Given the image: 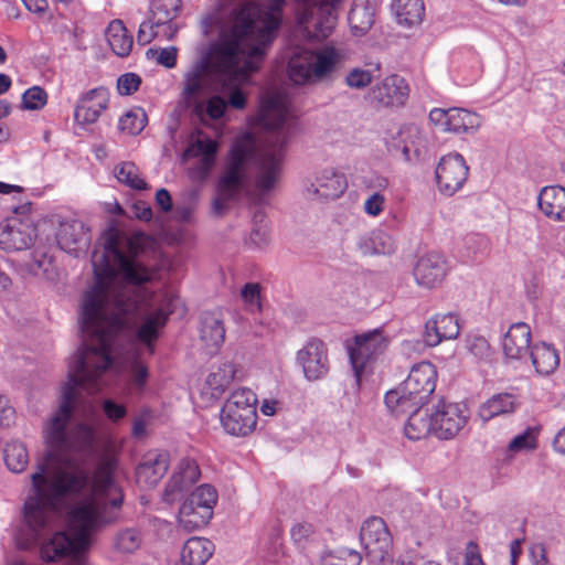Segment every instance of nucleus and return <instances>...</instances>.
Masks as SVG:
<instances>
[{"label": "nucleus", "instance_id": "f257e3e1", "mask_svg": "<svg viewBox=\"0 0 565 565\" xmlns=\"http://www.w3.org/2000/svg\"><path fill=\"white\" fill-rule=\"evenodd\" d=\"M153 280H95L85 292L81 310L84 347L72 358L68 381L61 401L44 428L47 451L31 475L23 504L26 533L17 535L20 548L35 545L53 529L65 511L70 536L56 532L41 547L44 561L78 554L90 544V535L119 520L124 503L116 480L117 449L109 438L98 440L97 407L83 406V422L70 427L78 406V388L99 390L98 379L111 365L115 337L135 328L138 343L149 355L168 320L163 299L148 284Z\"/></svg>", "mask_w": 565, "mask_h": 565}, {"label": "nucleus", "instance_id": "f03ea898", "mask_svg": "<svg viewBox=\"0 0 565 565\" xmlns=\"http://www.w3.org/2000/svg\"><path fill=\"white\" fill-rule=\"evenodd\" d=\"M288 118V96L279 90L268 92L263 97L258 120L271 130V135L264 142L249 132L234 140L213 200L216 214H222L231 202L252 192L262 200L276 189L288 139L284 129Z\"/></svg>", "mask_w": 565, "mask_h": 565}, {"label": "nucleus", "instance_id": "7ed1b4c3", "mask_svg": "<svg viewBox=\"0 0 565 565\" xmlns=\"http://www.w3.org/2000/svg\"><path fill=\"white\" fill-rule=\"evenodd\" d=\"M349 50L333 42L317 50H297L288 63L289 78L297 85L311 84L328 78L348 61Z\"/></svg>", "mask_w": 565, "mask_h": 565}, {"label": "nucleus", "instance_id": "20e7f679", "mask_svg": "<svg viewBox=\"0 0 565 565\" xmlns=\"http://www.w3.org/2000/svg\"><path fill=\"white\" fill-rule=\"evenodd\" d=\"M436 377V369L430 362L414 365L401 386L386 393V407L393 415L399 416L423 405L435 391Z\"/></svg>", "mask_w": 565, "mask_h": 565}, {"label": "nucleus", "instance_id": "39448f33", "mask_svg": "<svg viewBox=\"0 0 565 565\" xmlns=\"http://www.w3.org/2000/svg\"><path fill=\"white\" fill-rule=\"evenodd\" d=\"M256 394L246 387L234 391L225 401L220 419L224 430L233 436L250 434L257 424Z\"/></svg>", "mask_w": 565, "mask_h": 565}, {"label": "nucleus", "instance_id": "423d86ee", "mask_svg": "<svg viewBox=\"0 0 565 565\" xmlns=\"http://www.w3.org/2000/svg\"><path fill=\"white\" fill-rule=\"evenodd\" d=\"M217 502V491L211 484H201L185 501L178 515L179 525L185 531H194L209 523Z\"/></svg>", "mask_w": 565, "mask_h": 565}, {"label": "nucleus", "instance_id": "0eeeda50", "mask_svg": "<svg viewBox=\"0 0 565 565\" xmlns=\"http://www.w3.org/2000/svg\"><path fill=\"white\" fill-rule=\"evenodd\" d=\"M388 344L390 339L380 329H374L355 337L354 347L350 349V361L358 384L369 364L383 354Z\"/></svg>", "mask_w": 565, "mask_h": 565}, {"label": "nucleus", "instance_id": "6e6552de", "mask_svg": "<svg viewBox=\"0 0 565 565\" xmlns=\"http://www.w3.org/2000/svg\"><path fill=\"white\" fill-rule=\"evenodd\" d=\"M469 168L460 153L452 152L444 156L436 168V182L440 193L451 196L467 181Z\"/></svg>", "mask_w": 565, "mask_h": 565}, {"label": "nucleus", "instance_id": "1a4fd4ad", "mask_svg": "<svg viewBox=\"0 0 565 565\" xmlns=\"http://www.w3.org/2000/svg\"><path fill=\"white\" fill-rule=\"evenodd\" d=\"M434 436L448 440L458 435L468 422V411L465 405L440 401L431 412Z\"/></svg>", "mask_w": 565, "mask_h": 565}, {"label": "nucleus", "instance_id": "9d476101", "mask_svg": "<svg viewBox=\"0 0 565 565\" xmlns=\"http://www.w3.org/2000/svg\"><path fill=\"white\" fill-rule=\"evenodd\" d=\"M360 540L371 562L383 559L393 548L391 533L383 519H367L360 531Z\"/></svg>", "mask_w": 565, "mask_h": 565}, {"label": "nucleus", "instance_id": "9b49d317", "mask_svg": "<svg viewBox=\"0 0 565 565\" xmlns=\"http://www.w3.org/2000/svg\"><path fill=\"white\" fill-rule=\"evenodd\" d=\"M297 363L308 381L323 379L329 372V359L326 344L319 339L309 340L298 352Z\"/></svg>", "mask_w": 565, "mask_h": 565}, {"label": "nucleus", "instance_id": "f8f14e48", "mask_svg": "<svg viewBox=\"0 0 565 565\" xmlns=\"http://www.w3.org/2000/svg\"><path fill=\"white\" fill-rule=\"evenodd\" d=\"M431 122L447 132H470L479 128V115L463 108H435L429 113Z\"/></svg>", "mask_w": 565, "mask_h": 565}, {"label": "nucleus", "instance_id": "ddd939ff", "mask_svg": "<svg viewBox=\"0 0 565 565\" xmlns=\"http://www.w3.org/2000/svg\"><path fill=\"white\" fill-rule=\"evenodd\" d=\"M344 174L332 168L320 171L313 181H309L303 189V195L308 200H334L347 189Z\"/></svg>", "mask_w": 565, "mask_h": 565}, {"label": "nucleus", "instance_id": "4468645a", "mask_svg": "<svg viewBox=\"0 0 565 565\" xmlns=\"http://www.w3.org/2000/svg\"><path fill=\"white\" fill-rule=\"evenodd\" d=\"M109 92L105 87L93 88L78 97L74 120L81 126L95 124L109 104Z\"/></svg>", "mask_w": 565, "mask_h": 565}, {"label": "nucleus", "instance_id": "2eb2a0df", "mask_svg": "<svg viewBox=\"0 0 565 565\" xmlns=\"http://www.w3.org/2000/svg\"><path fill=\"white\" fill-rule=\"evenodd\" d=\"M200 476L201 471L194 459L181 458L166 487L164 500L172 503L181 498L199 480Z\"/></svg>", "mask_w": 565, "mask_h": 565}, {"label": "nucleus", "instance_id": "dca6fc26", "mask_svg": "<svg viewBox=\"0 0 565 565\" xmlns=\"http://www.w3.org/2000/svg\"><path fill=\"white\" fill-rule=\"evenodd\" d=\"M90 234L88 227L79 220H66L61 222L56 241L61 249L78 256L87 250L90 244Z\"/></svg>", "mask_w": 565, "mask_h": 565}, {"label": "nucleus", "instance_id": "f3484780", "mask_svg": "<svg viewBox=\"0 0 565 565\" xmlns=\"http://www.w3.org/2000/svg\"><path fill=\"white\" fill-rule=\"evenodd\" d=\"M217 143L207 137L192 138L185 149L184 159L196 158L198 163L191 169V175L196 180H204L215 163Z\"/></svg>", "mask_w": 565, "mask_h": 565}, {"label": "nucleus", "instance_id": "a211bd4d", "mask_svg": "<svg viewBox=\"0 0 565 565\" xmlns=\"http://www.w3.org/2000/svg\"><path fill=\"white\" fill-rule=\"evenodd\" d=\"M34 230L17 217L0 223V249L4 252L23 250L31 246Z\"/></svg>", "mask_w": 565, "mask_h": 565}, {"label": "nucleus", "instance_id": "6ab92c4d", "mask_svg": "<svg viewBox=\"0 0 565 565\" xmlns=\"http://www.w3.org/2000/svg\"><path fill=\"white\" fill-rule=\"evenodd\" d=\"M413 274L418 286L435 288L447 274L446 259L438 253H428L418 259Z\"/></svg>", "mask_w": 565, "mask_h": 565}, {"label": "nucleus", "instance_id": "aec40b11", "mask_svg": "<svg viewBox=\"0 0 565 565\" xmlns=\"http://www.w3.org/2000/svg\"><path fill=\"white\" fill-rule=\"evenodd\" d=\"M532 332L525 322L510 326L502 339V351L508 360L520 361L529 356L531 351Z\"/></svg>", "mask_w": 565, "mask_h": 565}, {"label": "nucleus", "instance_id": "412c9836", "mask_svg": "<svg viewBox=\"0 0 565 565\" xmlns=\"http://www.w3.org/2000/svg\"><path fill=\"white\" fill-rule=\"evenodd\" d=\"M458 317L452 313L436 315L425 324L424 341L429 347H436L444 340H454L459 335Z\"/></svg>", "mask_w": 565, "mask_h": 565}, {"label": "nucleus", "instance_id": "4be33fe9", "mask_svg": "<svg viewBox=\"0 0 565 565\" xmlns=\"http://www.w3.org/2000/svg\"><path fill=\"white\" fill-rule=\"evenodd\" d=\"M170 455L164 450L148 452L136 470L139 483L146 487L156 486L168 471Z\"/></svg>", "mask_w": 565, "mask_h": 565}, {"label": "nucleus", "instance_id": "5701e85b", "mask_svg": "<svg viewBox=\"0 0 565 565\" xmlns=\"http://www.w3.org/2000/svg\"><path fill=\"white\" fill-rule=\"evenodd\" d=\"M408 95V87L404 78L392 75L384 78L371 90L372 99L384 106H397L404 104Z\"/></svg>", "mask_w": 565, "mask_h": 565}, {"label": "nucleus", "instance_id": "b1692460", "mask_svg": "<svg viewBox=\"0 0 565 565\" xmlns=\"http://www.w3.org/2000/svg\"><path fill=\"white\" fill-rule=\"evenodd\" d=\"M539 210L554 222H565V188L546 185L537 195Z\"/></svg>", "mask_w": 565, "mask_h": 565}, {"label": "nucleus", "instance_id": "393cba45", "mask_svg": "<svg viewBox=\"0 0 565 565\" xmlns=\"http://www.w3.org/2000/svg\"><path fill=\"white\" fill-rule=\"evenodd\" d=\"M520 399L512 393H498L486 399L478 409V416L483 423L495 417L513 414L520 407Z\"/></svg>", "mask_w": 565, "mask_h": 565}, {"label": "nucleus", "instance_id": "a878e982", "mask_svg": "<svg viewBox=\"0 0 565 565\" xmlns=\"http://www.w3.org/2000/svg\"><path fill=\"white\" fill-rule=\"evenodd\" d=\"M201 340L209 353L220 349L225 339V328L220 312H204L201 318Z\"/></svg>", "mask_w": 565, "mask_h": 565}, {"label": "nucleus", "instance_id": "bb28decb", "mask_svg": "<svg viewBox=\"0 0 565 565\" xmlns=\"http://www.w3.org/2000/svg\"><path fill=\"white\" fill-rule=\"evenodd\" d=\"M181 0H153L151 3V17L157 26H162V36L172 39L178 29L172 20L178 15Z\"/></svg>", "mask_w": 565, "mask_h": 565}, {"label": "nucleus", "instance_id": "cd10ccee", "mask_svg": "<svg viewBox=\"0 0 565 565\" xmlns=\"http://www.w3.org/2000/svg\"><path fill=\"white\" fill-rule=\"evenodd\" d=\"M411 413L405 426V436L411 440H419L428 435H434V422L431 412L428 408H423L422 405L407 411L405 414Z\"/></svg>", "mask_w": 565, "mask_h": 565}, {"label": "nucleus", "instance_id": "c85d7f7f", "mask_svg": "<svg viewBox=\"0 0 565 565\" xmlns=\"http://www.w3.org/2000/svg\"><path fill=\"white\" fill-rule=\"evenodd\" d=\"M394 148L401 150L405 160H411L412 153L419 156L426 147V137L416 125H407L399 129Z\"/></svg>", "mask_w": 565, "mask_h": 565}, {"label": "nucleus", "instance_id": "c756f323", "mask_svg": "<svg viewBox=\"0 0 565 565\" xmlns=\"http://www.w3.org/2000/svg\"><path fill=\"white\" fill-rule=\"evenodd\" d=\"M359 248L365 255H390L395 252L396 243L391 234L376 228L360 238Z\"/></svg>", "mask_w": 565, "mask_h": 565}, {"label": "nucleus", "instance_id": "7c9ffc66", "mask_svg": "<svg viewBox=\"0 0 565 565\" xmlns=\"http://www.w3.org/2000/svg\"><path fill=\"white\" fill-rule=\"evenodd\" d=\"M214 553V544L204 537L189 539L181 551L183 565H204Z\"/></svg>", "mask_w": 565, "mask_h": 565}, {"label": "nucleus", "instance_id": "2f4dec72", "mask_svg": "<svg viewBox=\"0 0 565 565\" xmlns=\"http://www.w3.org/2000/svg\"><path fill=\"white\" fill-rule=\"evenodd\" d=\"M529 355L536 373L540 375L552 374L559 364L558 351L545 342L534 344Z\"/></svg>", "mask_w": 565, "mask_h": 565}, {"label": "nucleus", "instance_id": "473e14b6", "mask_svg": "<svg viewBox=\"0 0 565 565\" xmlns=\"http://www.w3.org/2000/svg\"><path fill=\"white\" fill-rule=\"evenodd\" d=\"M392 8L397 23L407 28L420 24L425 15L423 0H395Z\"/></svg>", "mask_w": 565, "mask_h": 565}, {"label": "nucleus", "instance_id": "72a5a7b5", "mask_svg": "<svg viewBox=\"0 0 565 565\" xmlns=\"http://www.w3.org/2000/svg\"><path fill=\"white\" fill-rule=\"evenodd\" d=\"M375 10L364 0H354L349 12V23L354 35H364L374 23Z\"/></svg>", "mask_w": 565, "mask_h": 565}, {"label": "nucleus", "instance_id": "f704fd0d", "mask_svg": "<svg viewBox=\"0 0 565 565\" xmlns=\"http://www.w3.org/2000/svg\"><path fill=\"white\" fill-rule=\"evenodd\" d=\"M106 39L116 55L125 57L131 52L132 35L128 33L122 21L114 20L109 23L106 30Z\"/></svg>", "mask_w": 565, "mask_h": 565}, {"label": "nucleus", "instance_id": "c9c22d12", "mask_svg": "<svg viewBox=\"0 0 565 565\" xmlns=\"http://www.w3.org/2000/svg\"><path fill=\"white\" fill-rule=\"evenodd\" d=\"M4 462L9 470L20 473L29 463V454L25 446L19 441L8 443L3 450Z\"/></svg>", "mask_w": 565, "mask_h": 565}, {"label": "nucleus", "instance_id": "e433bc0d", "mask_svg": "<svg viewBox=\"0 0 565 565\" xmlns=\"http://www.w3.org/2000/svg\"><path fill=\"white\" fill-rule=\"evenodd\" d=\"M141 533L134 527L118 531L113 541L114 550L120 554H132L142 545Z\"/></svg>", "mask_w": 565, "mask_h": 565}, {"label": "nucleus", "instance_id": "4c0bfd02", "mask_svg": "<svg viewBox=\"0 0 565 565\" xmlns=\"http://www.w3.org/2000/svg\"><path fill=\"white\" fill-rule=\"evenodd\" d=\"M234 377L235 366L233 363L226 362L209 374L206 384L213 395H218L232 383Z\"/></svg>", "mask_w": 565, "mask_h": 565}, {"label": "nucleus", "instance_id": "58836bf2", "mask_svg": "<svg viewBox=\"0 0 565 565\" xmlns=\"http://www.w3.org/2000/svg\"><path fill=\"white\" fill-rule=\"evenodd\" d=\"M537 435V428L527 427L523 433L513 437L507 448L508 456L513 457L518 454L527 452L536 449Z\"/></svg>", "mask_w": 565, "mask_h": 565}, {"label": "nucleus", "instance_id": "ea45409f", "mask_svg": "<svg viewBox=\"0 0 565 565\" xmlns=\"http://www.w3.org/2000/svg\"><path fill=\"white\" fill-rule=\"evenodd\" d=\"M115 177L120 183H124L136 190H143L147 183L139 175V169L132 162H122L115 168Z\"/></svg>", "mask_w": 565, "mask_h": 565}, {"label": "nucleus", "instance_id": "a19ab883", "mask_svg": "<svg viewBox=\"0 0 565 565\" xmlns=\"http://www.w3.org/2000/svg\"><path fill=\"white\" fill-rule=\"evenodd\" d=\"M146 125L147 115L140 108L127 111L124 116L120 117L118 122L119 129L129 135H138L143 130Z\"/></svg>", "mask_w": 565, "mask_h": 565}, {"label": "nucleus", "instance_id": "79ce46f5", "mask_svg": "<svg viewBox=\"0 0 565 565\" xmlns=\"http://www.w3.org/2000/svg\"><path fill=\"white\" fill-rule=\"evenodd\" d=\"M148 367L140 361L136 360L128 370V391L129 394H139L142 392L148 381Z\"/></svg>", "mask_w": 565, "mask_h": 565}, {"label": "nucleus", "instance_id": "37998d69", "mask_svg": "<svg viewBox=\"0 0 565 565\" xmlns=\"http://www.w3.org/2000/svg\"><path fill=\"white\" fill-rule=\"evenodd\" d=\"M30 269L34 275H41L47 279H54L57 275L52 257L41 250L34 252Z\"/></svg>", "mask_w": 565, "mask_h": 565}, {"label": "nucleus", "instance_id": "c03bdc74", "mask_svg": "<svg viewBox=\"0 0 565 565\" xmlns=\"http://www.w3.org/2000/svg\"><path fill=\"white\" fill-rule=\"evenodd\" d=\"M466 348L476 359L487 361L492 355V350L486 338L470 335L466 339Z\"/></svg>", "mask_w": 565, "mask_h": 565}, {"label": "nucleus", "instance_id": "a18cd8bd", "mask_svg": "<svg viewBox=\"0 0 565 565\" xmlns=\"http://www.w3.org/2000/svg\"><path fill=\"white\" fill-rule=\"evenodd\" d=\"M147 58L167 67L173 68L177 65L178 50L174 46L164 49H149L146 52Z\"/></svg>", "mask_w": 565, "mask_h": 565}, {"label": "nucleus", "instance_id": "49530a36", "mask_svg": "<svg viewBox=\"0 0 565 565\" xmlns=\"http://www.w3.org/2000/svg\"><path fill=\"white\" fill-rule=\"evenodd\" d=\"M22 103L25 109L39 110L47 103V94L40 86L26 89L22 95Z\"/></svg>", "mask_w": 565, "mask_h": 565}, {"label": "nucleus", "instance_id": "de8ad7c7", "mask_svg": "<svg viewBox=\"0 0 565 565\" xmlns=\"http://www.w3.org/2000/svg\"><path fill=\"white\" fill-rule=\"evenodd\" d=\"M245 307L250 312H258L262 309L260 285L257 282L246 284L241 291Z\"/></svg>", "mask_w": 565, "mask_h": 565}, {"label": "nucleus", "instance_id": "09e8293b", "mask_svg": "<svg viewBox=\"0 0 565 565\" xmlns=\"http://www.w3.org/2000/svg\"><path fill=\"white\" fill-rule=\"evenodd\" d=\"M373 81L371 71L354 67L348 72L344 82L350 88L363 89L367 87Z\"/></svg>", "mask_w": 565, "mask_h": 565}, {"label": "nucleus", "instance_id": "8fccbe9b", "mask_svg": "<svg viewBox=\"0 0 565 565\" xmlns=\"http://www.w3.org/2000/svg\"><path fill=\"white\" fill-rule=\"evenodd\" d=\"M360 557L354 552H329L321 556L319 565H359Z\"/></svg>", "mask_w": 565, "mask_h": 565}, {"label": "nucleus", "instance_id": "3c124183", "mask_svg": "<svg viewBox=\"0 0 565 565\" xmlns=\"http://www.w3.org/2000/svg\"><path fill=\"white\" fill-rule=\"evenodd\" d=\"M160 29L162 26H157L152 18L149 21L142 22L137 34L138 42L142 45L150 43L153 39L160 36Z\"/></svg>", "mask_w": 565, "mask_h": 565}, {"label": "nucleus", "instance_id": "603ef678", "mask_svg": "<svg viewBox=\"0 0 565 565\" xmlns=\"http://www.w3.org/2000/svg\"><path fill=\"white\" fill-rule=\"evenodd\" d=\"M141 84V78L135 73H126L117 81V88L120 95H131Z\"/></svg>", "mask_w": 565, "mask_h": 565}, {"label": "nucleus", "instance_id": "864d4df0", "mask_svg": "<svg viewBox=\"0 0 565 565\" xmlns=\"http://www.w3.org/2000/svg\"><path fill=\"white\" fill-rule=\"evenodd\" d=\"M385 196L380 192H374L364 201V212L370 216H379L385 207Z\"/></svg>", "mask_w": 565, "mask_h": 565}, {"label": "nucleus", "instance_id": "5fc2aeb1", "mask_svg": "<svg viewBox=\"0 0 565 565\" xmlns=\"http://www.w3.org/2000/svg\"><path fill=\"white\" fill-rule=\"evenodd\" d=\"M315 533L313 525L308 522L296 523L290 530V536L297 544H303Z\"/></svg>", "mask_w": 565, "mask_h": 565}, {"label": "nucleus", "instance_id": "6e6d98bb", "mask_svg": "<svg viewBox=\"0 0 565 565\" xmlns=\"http://www.w3.org/2000/svg\"><path fill=\"white\" fill-rule=\"evenodd\" d=\"M269 242V231L266 225L255 226L248 237L247 243L255 248H263Z\"/></svg>", "mask_w": 565, "mask_h": 565}, {"label": "nucleus", "instance_id": "4d7b16f0", "mask_svg": "<svg viewBox=\"0 0 565 565\" xmlns=\"http://www.w3.org/2000/svg\"><path fill=\"white\" fill-rule=\"evenodd\" d=\"M103 409L107 418L111 422H118L127 414L126 407L121 404H117L113 399H105L103 403Z\"/></svg>", "mask_w": 565, "mask_h": 565}, {"label": "nucleus", "instance_id": "13d9d810", "mask_svg": "<svg viewBox=\"0 0 565 565\" xmlns=\"http://www.w3.org/2000/svg\"><path fill=\"white\" fill-rule=\"evenodd\" d=\"M373 563L376 565H416L415 557L411 554L401 555L397 558L392 557V552L385 555L383 559H376Z\"/></svg>", "mask_w": 565, "mask_h": 565}, {"label": "nucleus", "instance_id": "bf43d9fd", "mask_svg": "<svg viewBox=\"0 0 565 565\" xmlns=\"http://www.w3.org/2000/svg\"><path fill=\"white\" fill-rule=\"evenodd\" d=\"M132 212L134 215L141 221L148 222L152 218V210L146 202H136L132 205Z\"/></svg>", "mask_w": 565, "mask_h": 565}, {"label": "nucleus", "instance_id": "052dcab7", "mask_svg": "<svg viewBox=\"0 0 565 565\" xmlns=\"http://www.w3.org/2000/svg\"><path fill=\"white\" fill-rule=\"evenodd\" d=\"M25 8L35 13V14H44L49 8L47 0H22Z\"/></svg>", "mask_w": 565, "mask_h": 565}, {"label": "nucleus", "instance_id": "680f3d73", "mask_svg": "<svg viewBox=\"0 0 565 565\" xmlns=\"http://www.w3.org/2000/svg\"><path fill=\"white\" fill-rule=\"evenodd\" d=\"M156 202L164 212L170 211L172 207L171 195L166 189H160L157 191Z\"/></svg>", "mask_w": 565, "mask_h": 565}, {"label": "nucleus", "instance_id": "e2e57ef3", "mask_svg": "<svg viewBox=\"0 0 565 565\" xmlns=\"http://www.w3.org/2000/svg\"><path fill=\"white\" fill-rule=\"evenodd\" d=\"M531 565H550L546 558V552L543 546H535L531 550Z\"/></svg>", "mask_w": 565, "mask_h": 565}, {"label": "nucleus", "instance_id": "0e129e2a", "mask_svg": "<svg viewBox=\"0 0 565 565\" xmlns=\"http://www.w3.org/2000/svg\"><path fill=\"white\" fill-rule=\"evenodd\" d=\"M553 448L556 452L565 456V426L555 435Z\"/></svg>", "mask_w": 565, "mask_h": 565}, {"label": "nucleus", "instance_id": "69168bd1", "mask_svg": "<svg viewBox=\"0 0 565 565\" xmlns=\"http://www.w3.org/2000/svg\"><path fill=\"white\" fill-rule=\"evenodd\" d=\"M278 402L275 399H264L260 405V412L265 416H273L276 414Z\"/></svg>", "mask_w": 565, "mask_h": 565}, {"label": "nucleus", "instance_id": "338daca9", "mask_svg": "<svg viewBox=\"0 0 565 565\" xmlns=\"http://www.w3.org/2000/svg\"><path fill=\"white\" fill-rule=\"evenodd\" d=\"M522 553L520 540H513L510 544V563L516 565V561Z\"/></svg>", "mask_w": 565, "mask_h": 565}, {"label": "nucleus", "instance_id": "774afa93", "mask_svg": "<svg viewBox=\"0 0 565 565\" xmlns=\"http://www.w3.org/2000/svg\"><path fill=\"white\" fill-rule=\"evenodd\" d=\"M146 422L143 418H137L132 425V435L135 437H141L146 433Z\"/></svg>", "mask_w": 565, "mask_h": 565}]
</instances>
